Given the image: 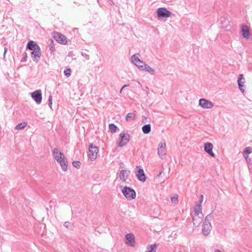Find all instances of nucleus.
Instances as JSON below:
<instances>
[{"label":"nucleus","instance_id":"nucleus-1","mask_svg":"<svg viewBox=\"0 0 252 252\" xmlns=\"http://www.w3.org/2000/svg\"><path fill=\"white\" fill-rule=\"evenodd\" d=\"M131 60L132 63L137 66L140 70L146 71L152 75L154 74V69L141 61L136 56V54H134L131 56Z\"/></svg>","mask_w":252,"mask_h":252},{"label":"nucleus","instance_id":"nucleus-2","mask_svg":"<svg viewBox=\"0 0 252 252\" xmlns=\"http://www.w3.org/2000/svg\"><path fill=\"white\" fill-rule=\"evenodd\" d=\"M53 153L56 160L60 164L63 170L66 171L67 170L68 163L63 154L58 148H55Z\"/></svg>","mask_w":252,"mask_h":252},{"label":"nucleus","instance_id":"nucleus-3","mask_svg":"<svg viewBox=\"0 0 252 252\" xmlns=\"http://www.w3.org/2000/svg\"><path fill=\"white\" fill-rule=\"evenodd\" d=\"M123 195L128 200H131L136 197V192L132 188L125 187L122 190Z\"/></svg>","mask_w":252,"mask_h":252},{"label":"nucleus","instance_id":"nucleus-4","mask_svg":"<svg viewBox=\"0 0 252 252\" xmlns=\"http://www.w3.org/2000/svg\"><path fill=\"white\" fill-rule=\"evenodd\" d=\"M98 151V147L94 145L93 143L89 145V156L91 161H94L96 159Z\"/></svg>","mask_w":252,"mask_h":252},{"label":"nucleus","instance_id":"nucleus-5","mask_svg":"<svg viewBox=\"0 0 252 252\" xmlns=\"http://www.w3.org/2000/svg\"><path fill=\"white\" fill-rule=\"evenodd\" d=\"M157 14L158 18H168L171 15V13L165 7L158 8Z\"/></svg>","mask_w":252,"mask_h":252},{"label":"nucleus","instance_id":"nucleus-6","mask_svg":"<svg viewBox=\"0 0 252 252\" xmlns=\"http://www.w3.org/2000/svg\"><path fill=\"white\" fill-rule=\"evenodd\" d=\"M158 154L161 158H163L166 154V143L164 141H161L158 144Z\"/></svg>","mask_w":252,"mask_h":252},{"label":"nucleus","instance_id":"nucleus-7","mask_svg":"<svg viewBox=\"0 0 252 252\" xmlns=\"http://www.w3.org/2000/svg\"><path fill=\"white\" fill-rule=\"evenodd\" d=\"M53 37L58 43L62 44H67V38L60 32H54Z\"/></svg>","mask_w":252,"mask_h":252},{"label":"nucleus","instance_id":"nucleus-8","mask_svg":"<svg viewBox=\"0 0 252 252\" xmlns=\"http://www.w3.org/2000/svg\"><path fill=\"white\" fill-rule=\"evenodd\" d=\"M42 52L40 49V47H36V49H35L33 50H32L31 52V57L36 63H38L40 59L41 56Z\"/></svg>","mask_w":252,"mask_h":252},{"label":"nucleus","instance_id":"nucleus-9","mask_svg":"<svg viewBox=\"0 0 252 252\" xmlns=\"http://www.w3.org/2000/svg\"><path fill=\"white\" fill-rule=\"evenodd\" d=\"M199 105L204 109L212 108L214 106V104L212 102L205 98H200L199 99Z\"/></svg>","mask_w":252,"mask_h":252},{"label":"nucleus","instance_id":"nucleus-10","mask_svg":"<svg viewBox=\"0 0 252 252\" xmlns=\"http://www.w3.org/2000/svg\"><path fill=\"white\" fill-rule=\"evenodd\" d=\"M32 98L35 101V102L39 104H40L42 101V93L40 90H38L34 91L31 94Z\"/></svg>","mask_w":252,"mask_h":252},{"label":"nucleus","instance_id":"nucleus-11","mask_svg":"<svg viewBox=\"0 0 252 252\" xmlns=\"http://www.w3.org/2000/svg\"><path fill=\"white\" fill-rule=\"evenodd\" d=\"M120 141L118 146L119 147H123L126 145L129 141L130 136L127 133H121L120 134Z\"/></svg>","mask_w":252,"mask_h":252},{"label":"nucleus","instance_id":"nucleus-12","mask_svg":"<svg viewBox=\"0 0 252 252\" xmlns=\"http://www.w3.org/2000/svg\"><path fill=\"white\" fill-rule=\"evenodd\" d=\"M136 168H138L137 171H135V173L137 179L142 182H144L146 180V177L144 173V170L140 166H137Z\"/></svg>","mask_w":252,"mask_h":252},{"label":"nucleus","instance_id":"nucleus-13","mask_svg":"<svg viewBox=\"0 0 252 252\" xmlns=\"http://www.w3.org/2000/svg\"><path fill=\"white\" fill-rule=\"evenodd\" d=\"M213 148V145L210 142H206L204 144V149L205 152H206L211 157H215V155L212 151Z\"/></svg>","mask_w":252,"mask_h":252},{"label":"nucleus","instance_id":"nucleus-14","mask_svg":"<svg viewBox=\"0 0 252 252\" xmlns=\"http://www.w3.org/2000/svg\"><path fill=\"white\" fill-rule=\"evenodd\" d=\"M212 226L211 224L204 223L202 224V231L203 235L208 236L211 230Z\"/></svg>","mask_w":252,"mask_h":252},{"label":"nucleus","instance_id":"nucleus-15","mask_svg":"<svg viewBox=\"0 0 252 252\" xmlns=\"http://www.w3.org/2000/svg\"><path fill=\"white\" fill-rule=\"evenodd\" d=\"M238 85L239 88L243 93L245 92V87L244 84L245 83V78L243 74L239 75L238 80Z\"/></svg>","mask_w":252,"mask_h":252},{"label":"nucleus","instance_id":"nucleus-16","mask_svg":"<svg viewBox=\"0 0 252 252\" xmlns=\"http://www.w3.org/2000/svg\"><path fill=\"white\" fill-rule=\"evenodd\" d=\"M202 217L203 216L200 215L194 214L192 218V222L194 227H198L202 221Z\"/></svg>","mask_w":252,"mask_h":252},{"label":"nucleus","instance_id":"nucleus-17","mask_svg":"<svg viewBox=\"0 0 252 252\" xmlns=\"http://www.w3.org/2000/svg\"><path fill=\"white\" fill-rule=\"evenodd\" d=\"M126 239L127 241L126 244L131 247H133L135 245L134 236L131 233L127 234L126 235Z\"/></svg>","mask_w":252,"mask_h":252},{"label":"nucleus","instance_id":"nucleus-18","mask_svg":"<svg viewBox=\"0 0 252 252\" xmlns=\"http://www.w3.org/2000/svg\"><path fill=\"white\" fill-rule=\"evenodd\" d=\"M242 36L246 38H249L250 37V32L249 28L247 26L243 25L241 27Z\"/></svg>","mask_w":252,"mask_h":252},{"label":"nucleus","instance_id":"nucleus-19","mask_svg":"<svg viewBox=\"0 0 252 252\" xmlns=\"http://www.w3.org/2000/svg\"><path fill=\"white\" fill-rule=\"evenodd\" d=\"M130 171L128 170H122L120 172L119 178L121 180L125 182L128 177Z\"/></svg>","mask_w":252,"mask_h":252},{"label":"nucleus","instance_id":"nucleus-20","mask_svg":"<svg viewBox=\"0 0 252 252\" xmlns=\"http://www.w3.org/2000/svg\"><path fill=\"white\" fill-rule=\"evenodd\" d=\"M202 202V200H200L199 203L197 204L196 206L194 208V211L195 215H200L201 216H203V214L202 213V208H201V203Z\"/></svg>","mask_w":252,"mask_h":252},{"label":"nucleus","instance_id":"nucleus-21","mask_svg":"<svg viewBox=\"0 0 252 252\" xmlns=\"http://www.w3.org/2000/svg\"><path fill=\"white\" fill-rule=\"evenodd\" d=\"M37 47H39V46L32 40L29 41L27 44V48L32 51L34 49H36Z\"/></svg>","mask_w":252,"mask_h":252},{"label":"nucleus","instance_id":"nucleus-22","mask_svg":"<svg viewBox=\"0 0 252 252\" xmlns=\"http://www.w3.org/2000/svg\"><path fill=\"white\" fill-rule=\"evenodd\" d=\"M151 126L150 124L144 125L142 127V130L144 134H148L151 131Z\"/></svg>","mask_w":252,"mask_h":252},{"label":"nucleus","instance_id":"nucleus-23","mask_svg":"<svg viewBox=\"0 0 252 252\" xmlns=\"http://www.w3.org/2000/svg\"><path fill=\"white\" fill-rule=\"evenodd\" d=\"M135 114L134 113H128L126 116V120L128 121L130 120H134L135 118Z\"/></svg>","mask_w":252,"mask_h":252},{"label":"nucleus","instance_id":"nucleus-24","mask_svg":"<svg viewBox=\"0 0 252 252\" xmlns=\"http://www.w3.org/2000/svg\"><path fill=\"white\" fill-rule=\"evenodd\" d=\"M157 246L158 244H154L153 245L148 246L147 249L148 250V251H146V252H156Z\"/></svg>","mask_w":252,"mask_h":252},{"label":"nucleus","instance_id":"nucleus-25","mask_svg":"<svg viewBox=\"0 0 252 252\" xmlns=\"http://www.w3.org/2000/svg\"><path fill=\"white\" fill-rule=\"evenodd\" d=\"M212 212L209 214H208L205 219V220L204 223L211 224L210 221L213 219V217L212 215Z\"/></svg>","mask_w":252,"mask_h":252},{"label":"nucleus","instance_id":"nucleus-26","mask_svg":"<svg viewBox=\"0 0 252 252\" xmlns=\"http://www.w3.org/2000/svg\"><path fill=\"white\" fill-rule=\"evenodd\" d=\"M64 226L67 229L72 230L74 228V225L72 223L66 221L64 223Z\"/></svg>","mask_w":252,"mask_h":252},{"label":"nucleus","instance_id":"nucleus-27","mask_svg":"<svg viewBox=\"0 0 252 252\" xmlns=\"http://www.w3.org/2000/svg\"><path fill=\"white\" fill-rule=\"evenodd\" d=\"M109 129L112 133H114L116 132L117 126L114 124H110L109 125Z\"/></svg>","mask_w":252,"mask_h":252},{"label":"nucleus","instance_id":"nucleus-28","mask_svg":"<svg viewBox=\"0 0 252 252\" xmlns=\"http://www.w3.org/2000/svg\"><path fill=\"white\" fill-rule=\"evenodd\" d=\"M27 125V123L25 122L21 123L17 125L16 126V129H24Z\"/></svg>","mask_w":252,"mask_h":252},{"label":"nucleus","instance_id":"nucleus-29","mask_svg":"<svg viewBox=\"0 0 252 252\" xmlns=\"http://www.w3.org/2000/svg\"><path fill=\"white\" fill-rule=\"evenodd\" d=\"M252 153V148L251 147H246L245 150L243 152V155H247L251 154Z\"/></svg>","mask_w":252,"mask_h":252},{"label":"nucleus","instance_id":"nucleus-30","mask_svg":"<svg viewBox=\"0 0 252 252\" xmlns=\"http://www.w3.org/2000/svg\"><path fill=\"white\" fill-rule=\"evenodd\" d=\"M72 164L73 165L74 167L77 168H79L81 166V163L80 161H74L72 162Z\"/></svg>","mask_w":252,"mask_h":252},{"label":"nucleus","instance_id":"nucleus-31","mask_svg":"<svg viewBox=\"0 0 252 252\" xmlns=\"http://www.w3.org/2000/svg\"><path fill=\"white\" fill-rule=\"evenodd\" d=\"M71 70L70 68H67L64 71V74L65 76L68 77L71 75Z\"/></svg>","mask_w":252,"mask_h":252},{"label":"nucleus","instance_id":"nucleus-32","mask_svg":"<svg viewBox=\"0 0 252 252\" xmlns=\"http://www.w3.org/2000/svg\"><path fill=\"white\" fill-rule=\"evenodd\" d=\"M171 201L172 203H174L175 204L177 203L178 202V196H174L173 197H172L171 198Z\"/></svg>","mask_w":252,"mask_h":252},{"label":"nucleus","instance_id":"nucleus-33","mask_svg":"<svg viewBox=\"0 0 252 252\" xmlns=\"http://www.w3.org/2000/svg\"><path fill=\"white\" fill-rule=\"evenodd\" d=\"M52 105V96L50 95L48 98V105L51 108Z\"/></svg>","mask_w":252,"mask_h":252},{"label":"nucleus","instance_id":"nucleus-34","mask_svg":"<svg viewBox=\"0 0 252 252\" xmlns=\"http://www.w3.org/2000/svg\"><path fill=\"white\" fill-rule=\"evenodd\" d=\"M243 156L248 163H250L251 161V158H249L248 155H243Z\"/></svg>","mask_w":252,"mask_h":252},{"label":"nucleus","instance_id":"nucleus-35","mask_svg":"<svg viewBox=\"0 0 252 252\" xmlns=\"http://www.w3.org/2000/svg\"><path fill=\"white\" fill-rule=\"evenodd\" d=\"M50 49L51 51V52H53L55 51V46H54V45L52 44V43H51L50 45Z\"/></svg>","mask_w":252,"mask_h":252},{"label":"nucleus","instance_id":"nucleus-36","mask_svg":"<svg viewBox=\"0 0 252 252\" xmlns=\"http://www.w3.org/2000/svg\"><path fill=\"white\" fill-rule=\"evenodd\" d=\"M129 85L128 84H126V85H125L123 86V87L121 88V90H120V93H122V91L123 90V89L125 88L126 87H127V86H128Z\"/></svg>","mask_w":252,"mask_h":252},{"label":"nucleus","instance_id":"nucleus-37","mask_svg":"<svg viewBox=\"0 0 252 252\" xmlns=\"http://www.w3.org/2000/svg\"><path fill=\"white\" fill-rule=\"evenodd\" d=\"M214 252H222L220 250L215 249Z\"/></svg>","mask_w":252,"mask_h":252},{"label":"nucleus","instance_id":"nucleus-38","mask_svg":"<svg viewBox=\"0 0 252 252\" xmlns=\"http://www.w3.org/2000/svg\"><path fill=\"white\" fill-rule=\"evenodd\" d=\"M162 173V171H161L159 172V174H158V177H159V176L161 175Z\"/></svg>","mask_w":252,"mask_h":252},{"label":"nucleus","instance_id":"nucleus-39","mask_svg":"<svg viewBox=\"0 0 252 252\" xmlns=\"http://www.w3.org/2000/svg\"><path fill=\"white\" fill-rule=\"evenodd\" d=\"M200 197V198H201L200 200H202L203 201V195L202 194H201Z\"/></svg>","mask_w":252,"mask_h":252},{"label":"nucleus","instance_id":"nucleus-40","mask_svg":"<svg viewBox=\"0 0 252 252\" xmlns=\"http://www.w3.org/2000/svg\"><path fill=\"white\" fill-rule=\"evenodd\" d=\"M7 51V49L6 48H4V55H5V54L6 53Z\"/></svg>","mask_w":252,"mask_h":252}]
</instances>
